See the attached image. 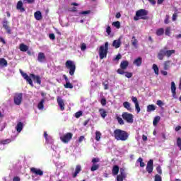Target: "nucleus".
Segmentation results:
<instances>
[{"mask_svg":"<svg viewBox=\"0 0 181 181\" xmlns=\"http://www.w3.org/2000/svg\"><path fill=\"white\" fill-rule=\"evenodd\" d=\"M20 73L23 76V79L26 80V82L28 83V84H30L31 87H33V81H35V83H37V84H42V79L40 78V76L39 75H35V74H30L29 76V75H28V74L26 73H24L22 69H20ZM32 78L33 81H32Z\"/></svg>","mask_w":181,"mask_h":181,"instance_id":"obj_1","label":"nucleus"},{"mask_svg":"<svg viewBox=\"0 0 181 181\" xmlns=\"http://www.w3.org/2000/svg\"><path fill=\"white\" fill-rule=\"evenodd\" d=\"M116 141H127L129 138V134L127 131L117 129L113 132Z\"/></svg>","mask_w":181,"mask_h":181,"instance_id":"obj_2","label":"nucleus"},{"mask_svg":"<svg viewBox=\"0 0 181 181\" xmlns=\"http://www.w3.org/2000/svg\"><path fill=\"white\" fill-rule=\"evenodd\" d=\"M176 51L175 49H168V47H164L163 49H160L159 52L158 53L157 57L158 60H163L165 59V56L166 57H170L172 54H175Z\"/></svg>","mask_w":181,"mask_h":181,"instance_id":"obj_3","label":"nucleus"},{"mask_svg":"<svg viewBox=\"0 0 181 181\" xmlns=\"http://www.w3.org/2000/svg\"><path fill=\"white\" fill-rule=\"evenodd\" d=\"M142 19L143 21H148L149 16H148V11L145 9H140L136 12V15L134 17V21H139Z\"/></svg>","mask_w":181,"mask_h":181,"instance_id":"obj_4","label":"nucleus"},{"mask_svg":"<svg viewBox=\"0 0 181 181\" xmlns=\"http://www.w3.org/2000/svg\"><path fill=\"white\" fill-rule=\"evenodd\" d=\"M108 54V42L105 43V45H101L99 48V57L100 60L107 58Z\"/></svg>","mask_w":181,"mask_h":181,"instance_id":"obj_5","label":"nucleus"},{"mask_svg":"<svg viewBox=\"0 0 181 181\" xmlns=\"http://www.w3.org/2000/svg\"><path fill=\"white\" fill-rule=\"evenodd\" d=\"M65 67L69 70L70 76H74L76 73V64L71 60H67L65 63Z\"/></svg>","mask_w":181,"mask_h":181,"instance_id":"obj_6","label":"nucleus"},{"mask_svg":"<svg viewBox=\"0 0 181 181\" xmlns=\"http://www.w3.org/2000/svg\"><path fill=\"white\" fill-rule=\"evenodd\" d=\"M122 117L125 122L128 124H132L134 122V115L124 112L122 113Z\"/></svg>","mask_w":181,"mask_h":181,"instance_id":"obj_7","label":"nucleus"},{"mask_svg":"<svg viewBox=\"0 0 181 181\" xmlns=\"http://www.w3.org/2000/svg\"><path fill=\"white\" fill-rule=\"evenodd\" d=\"M100 162V158H93L92 159V166L90 168L91 172H95V170H98V169L100 168V164H97Z\"/></svg>","mask_w":181,"mask_h":181,"instance_id":"obj_8","label":"nucleus"},{"mask_svg":"<svg viewBox=\"0 0 181 181\" xmlns=\"http://www.w3.org/2000/svg\"><path fill=\"white\" fill-rule=\"evenodd\" d=\"M71 138H73V134L69 132L61 136L60 139L62 142H64V144H68V142L71 141Z\"/></svg>","mask_w":181,"mask_h":181,"instance_id":"obj_9","label":"nucleus"},{"mask_svg":"<svg viewBox=\"0 0 181 181\" xmlns=\"http://www.w3.org/2000/svg\"><path fill=\"white\" fill-rule=\"evenodd\" d=\"M23 98V95L22 93L16 94L14 95V104H16V105H21Z\"/></svg>","mask_w":181,"mask_h":181,"instance_id":"obj_10","label":"nucleus"},{"mask_svg":"<svg viewBox=\"0 0 181 181\" xmlns=\"http://www.w3.org/2000/svg\"><path fill=\"white\" fill-rule=\"evenodd\" d=\"M146 172L148 173H152L153 172V160L151 159L148 163H147V166L146 168Z\"/></svg>","mask_w":181,"mask_h":181,"instance_id":"obj_11","label":"nucleus"},{"mask_svg":"<svg viewBox=\"0 0 181 181\" xmlns=\"http://www.w3.org/2000/svg\"><path fill=\"white\" fill-rule=\"evenodd\" d=\"M127 177V175L125 174V170L124 168L120 169V174L117 176V181H124V180Z\"/></svg>","mask_w":181,"mask_h":181,"instance_id":"obj_12","label":"nucleus"},{"mask_svg":"<svg viewBox=\"0 0 181 181\" xmlns=\"http://www.w3.org/2000/svg\"><path fill=\"white\" fill-rule=\"evenodd\" d=\"M30 172L34 175H36V176H43V171L39 168H31Z\"/></svg>","mask_w":181,"mask_h":181,"instance_id":"obj_13","label":"nucleus"},{"mask_svg":"<svg viewBox=\"0 0 181 181\" xmlns=\"http://www.w3.org/2000/svg\"><path fill=\"white\" fill-rule=\"evenodd\" d=\"M57 101L58 103V105L61 110V111H64V100L62 99V97L58 96L57 98Z\"/></svg>","mask_w":181,"mask_h":181,"instance_id":"obj_14","label":"nucleus"},{"mask_svg":"<svg viewBox=\"0 0 181 181\" xmlns=\"http://www.w3.org/2000/svg\"><path fill=\"white\" fill-rule=\"evenodd\" d=\"M3 28L6 30V33L8 35H11L12 33V30L11 29V27L8 25V21L4 20L3 21Z\"/></svg>","mask_w":181,"mask_h":181,"instance_id":"obj_15","label":"nucleus"},{"mask_svg":"<svg viewBox=\"0 0 181 181\" xmlns=\"http://www.w3.org/2000/svg\"><path fill=\"white\" fill-rule=\"evenodd\" d=\"M37 61L40 63H43V62H46V55H45V53L43 52L38 53Z\"/></svg>","mask_w":181,"mask_h":181,"instance_id":"obj_16","label":"nucleus"},{"mask_svg":"<svg viewBox=\"0 0 181 181\" xmlns=\"http://www.w3.org/2000/svg\"><path fill=\"white\" fill-rule=\"evenodd\" d=\"M16 9L20 11V12H25V8H23V2L22 1H18L16 5Z\"/></svg>","mask_w":181,"mask_h":181,"instance_id":"obj_17","label":"nucleus"},{"mask_svg":"<svg viewBox=\"0 0 181 181\" xmlns=\"http://www.w3.org/2000/svg\"><path fill=\"white\" fill-rule=\"evenodd\" d=\"M112 47L115 49H119V47H121V38H119L118 40H115L112 42Z\"/></svg>","mask_w":181,"mask_h":181,"instance_id":"obj_18","label":"nucleus"},{"mask_svg":"<svg viewBox=\"0 0 181 181\" xmlns=\"http://www.w3.org/2000/svg\"><path fill=\"white\" fill-rule=\"evenodd\" d=\"M133 64L135 66H137V67H140V66L142 65V57H139L138 58H136V59H134Z\"/></svg>","mask_w":181,"mask_h":181,"instance_id":"obj_19","label":"nucleus"},{"mask_svg":"<svg viewBox=\"0 0 181 181\" xmlns=\"http://www.w3.org/2000/svg\"><path fill=\"white\" fill-rule=\"evenodd\" d=\"M171 93L173 94V97L175 98L176 97V83L175 82H171Z\"/></svg>","mask_w":181,"mask_h":181,"instance_id":"obj_20","label":"nucleus"},{"mask_svg":"<svg viewBox=\"0 0 181 181\" xmlns=\"http://www.w3.org/2000/svg\"><path fill=\"white\" fill-rule=\"evenodd\" d=\"M128 66H129V62H128V61H127V60L122 61V62L120 63V69H122V70L127 69V68L128 67Z\"/></svg>","mask_w":181,"mask_h":181,"instance_id":"obj_21","label":"nucleus"},{"mask_svg":"<svg viewBox=\"0 0 181 181\" xmlns=\"http://www.w3.org/2000/svg\"><path fill=\"white\" fill-rule=\"evenodd\" d=\"M19 49L21 52H28L29 50V47L23 43L20 44Z\"/></svg>","mask_w":181,"mask_h":181,"instance_id":"obj_22","label":"nucleus"},{"mask_svg":"<svg viewBox=\"0 0 181 181\" xmlns=\"http://www.w3.org/2000/svg\"><path fill=\"white\" fill-rule=\"evenodd\" d=\"M80 172H81V165H76V169H75V172L73 174V177H77V175L80 173Z\"/></svg>","mask_w":181,"mask_h":181,"instance_id":"obj_23","label":"nucleus"},{"mask_svg":"<svg viewBox=\"0 0 181 181\" xmlns=\"http://www.w3.org/2000/svg\"><path fill=\"white\" fill-rule=\"evenodd\" d=\"M119 172V167L118 165H114L113 168L112 170V173L114 176L118 175V173Z\"/></svg>","mask_w":181,"mask_h":181,"instance_id":"obj_24","label":"nucleus"},{"mask_svg":"<svg viewBox=\"0 0 181 181\" xmlns=\"http://www.w3.org/2000/svg\"><path fill=\"white\" fill-rule=\"evenodd\" d=\"M99 113H100V115L102 118H105V117H107V111L105 110L104 108H100L99 109Z\"/></svg>","mask_w":181,"mask_h":181,"instance_id":"obj_25","label":"nucleus"},{"mask_svg":"<svg viewBox=\"0 0 181 181\" xmlns=\"http://www.w3.org/2000/svg\"><path fill=\"white\" fill-rule=\"evenodd\" d=\"M35 18L36 21H40L42 19V12L37 11L34 13Z\"/></svg>","mask_w":181,"mask_h":181,"instance_id":"obj_26","label":"nucleus"},{"mask_svg":"<svg viewBox=\"0 0 181 181\" xmlns=\"http://www.w3.org/2000/svg\"><path fill=\"white\" fill-rule=\"evenodd\" d=\"M165 33V29L163 28H158L156 30V35L157 36H162Z\"/></svg>","mask_w":181,"mask_h":181,"instance_id":"obj_27","label":"nucleus"},{"mask_svg":"<svg viewBox=\"0 0 181 181\" xmlns=\"http://www.w3.org/2000/svg\"><path fill=\"white\" fill-rule=\"evenodd\" d=\"M0 66L1 67H6L8 66V61L5 58H0Z\"/></svg>","mask_w":181,"mask_h":181,"instance_id":"obj_28","label":"nucleus"},{"mask_svg":"<svg viewBox=\"0 0 181 181\" xmlns=\"http://www.w3.org/2000/svg\"><path fill=\"white\" fill-rule=\"evenodd\" d=\"M22 129H23V123L21 122H18L16 126L17 132H21Z\"/></svg>","mask_w":181,"mask_h":181,"instance_id":"obj_29","label":"nucleus"},{"mask_svg":"<svg viewBox=\"0 0 181 181\" xmlns=\"http://www.w3.org/2000/svg\"><path fill=\"white\" fill-rule=\"evenodd\" d=\"M170 63H171V61H169V60L164 62L163 63L164 70H169V67H170Z\"/></svg>","mask_w":181,"mask_h":181,"instance_id":"obj_30","label":"nucleus"},{"mask_svg":"<svg viewBox=\"0 0 181 181\" xmlns=\"http://www.w3.org/2000/svg\"><path fill=\"white\" fill-rule=\"evenodd\" d=\"M123 107L126 108L128 111H132L131 103L129 102H124L123 103Z\"/></svg>","mask_w":181,"mask_h":181,"instance_id":"obj_31","label":"nucleus"},{"mask_svg":"<svg viewBox=\"0 0 181 181\" xmlns=\"http://www.w3.org/2000/svg\"><path fill=\"white\" fill-rule=\"evenodd\" d=\"M156 110V107L154 105H149L147 106V112H152V111H155Z\"/></svg>","mask_w":181,"mask_h":181,"instance_id":"obj_32","label":"nucleus"},{"mask_svg":"<svg viewBox=\"0 0 181 181\" xmlns=\"http://www.w3.org/2000/svg\"><path fill=\"white\" fill-rule=\"evenodd\" d=\"M12 142V140L11 139H4L0 141V144L1 145H8V144H11Z\"/></svg>","mask_w":181,"mask_h":181,"instance_id":"obj_33","label":"nucleus"},{"mask_svg":"<svg viewBox=\"0 0 181 181\" xmlns=\"http://www.w3.org/2000/svg\"><path fill=\"white\" fill-rule=\"evenodd\" d=\"M159 121H160V117L156 116L153 121V124L154 127H156L158 125V124L159 123Z\"/></svg>","mask_w":181,"mask_h":181,"instance_id":"obj_34","label":"nucleus"},{"mask_svg":"<svg viewBox=\"0 0 181 181\" xmlns=\"http://www.w3.org/2000/svg\"><path fill=\"white\" fill-rule=\"evenodd\" d=\"M132 39H134V40H132V46H134V47H138V40H136V38H135V36L132 37Z\"/></svg>","mask_w":181,"mask_h":181,"instance_id":"obj_35","label":"nucleus"},{"mask_svg":"<svg viewBox=\"0 0 181 181\" xmlns=\"http://www.w3.org/2000/svg\"><path fill=\"white\" fill-rule=\"evenodd\" d=\"M45 103V100H41L40 102L38 103L37 108L38 110H43L45 107V105H43Z\"/></svg>","mask_w":181,"mask_h":181,"instance_id":"obj_36","label":"nucleus"},{"mask_svg":"<svg viewBox=\"0 0 181 181\" xmlns=\"http://www.w3.org/2000/svg\"><path fill=\"white\" fill-rule=\"evenodd\" d=\"M153 70L154 71L155 74H156L157 76L159 74V68L156 64H153Z\"/></svg>","mask_w":181,"mask_h":181,"instance_id":"obj_37","label":"nucleus"},{"mask_svg":"<svg viewBox=\"0 0 181 181\" xmlns=\"http://www.w3.org/2000/svg\"><path fill=\"white\" fill-rule=\"evenodd\" d=\"M112 26H115L117 29H119L121 28V23L119 21H115L112 23Z\"/></svg>","mask_w":181,"mask_h":181,"instance_id":"obj_38","label":"nucleus"},{"mask_svg":"<svg viewBox=\"0 0 181 181\" xmlns=\"http://www.w3.org/2000/svg\"><path fill=\"white\" fill-rule=\"evenodd\" d=\"M95 139L96 141H100L101 139V132L97 131L95 132Z\"/></svg>","mask_w":181,"mask_h":181,"instance_id":"obj_39","label":"nucleus"},{"mask_svg":"<svg viewBox=\"0 0 181 181\" xmlns=\"http://www.w3.org/2000/svg\"><path fill=\"white\" fill-rule=\"evenodd\" d=\"M170 30H171L170 27H167L165 28V36H170Z\"/></svg>","mask_w":181,"mask_h":181,"instance_id":"obj_40","label":"nucleus"},{"mask_svg":"<svg viewBox=\"0 0 181 181\" xmlns=\"http://www.w3.org/2000/svg\"><path fill=\"white\" fill-rule=\"evenodd\" d=\"M64 87L65 88H73V84H71L70 82H66V84L64 85Z\"/></svg>","mask_w":181,"mask_h":181,"instance_id":"obj_41","label":"nucleus"},{"mask_svg":"<svg viewBox=\"0 0 181 181\" xmlns=\"http://www.w3.org/2000/svg\"><path fill=\"white\" fill-rule=\"evenodd\" d=\"M170 18V16H169V15L167 14V15L165 16V20H164V23H165V25H168V24L170 23V21H169Z\"/></svg>","mask_w":181,"mask_h":181,"instance_id":"obj_42","label":"nucleus"},{"mask_svg":"<svg viewBox=\"0 0 181 181\" xmlns=\"http://www.w3.org/2000/svg\"><path fill=\"white\" fill-rule=\"evenodd\" d=\"M177 145L178 146V148H180V151H181V138L178 137L177 139Z\"/></svg>","mask_w":181,"mask_h":181,"instance_id":"obj_43","label":"nucleus"},{"mask_svg":"<svg viewBox=\"0 0 181 181\" xmlns=\"http://www.w3.org/2000/svg\"><path fill=\"white\" fill-rule=\"evenodd\" d=\"M121 59H122V55H121V54H118L113 60L114 62H118V60Z\"/></svg>","mask_w":181,"mask_h":181,"instance_id":"obj_44","label":"nucleus"},{"mask_svg":"<svg viewBox=\"0 0 181 181\" xmlns=\"http://www.w3.org/2000/svg\"><path fill=\"white\" fill-rule=\"evenodd\" d=\"M154 181H162V177H160V175L156 174L155 175Z\"/></svg>","mask_w":181,"mask_h":181,"instance_id":"obj_45","label":"nucleus"},{"mask_svg":"<svg viewBox=\"0 0 181 181\" xmlns=\"http://www.w3.org/2000/svg\"><path fill=\"white\" fill-rule=\"evenodd\" d=\"M81 115H83V112L82 111H78V112L75 113L76 118H80V117H81Z\"/></svg>","mask_w":181,"mask_h":181,"instance_id":"obj_46","label":"nucleus"},{"mask_svg":"<svg viewBox=\"0 0 181 181\" xmlns=\"http://www.w3.org/2000/svg\"><path fill=\"white\" fill-rule=\"evenodd\" d=\"M86 49H87V45H86V43H82L81 45V49L82 52H85Z\"/></svg>","mask_w":181,"mask_h":181,"instance_id":"obj_47","label":"nucleus"},{"mask_svg":"<svg viewBox=\"0 0 181 181\" xmlns=\"http://www.w3.org/2000/svg\"><path fill=\"white\" fill-rule=\"evenodd\" d=\"M135 108L136 111H137V114H139V112H141V107H139V103L135 104Z\"/></svg>","mask_w":181,"mask_h":181,"instance_id":"obj_48","label":"nucleus"},{"mask_svg":"<svg viewBox=\"0 0 181 181\" xmlns=\"http://www.w3.org/2000/svg\"><path fill=\"white\" fill-rule=\"evenodd\" d=\"M117 119L120 125H124V120L122 119V118L117 117Z\"/></svg>","mask_w":181,"mask_h":181,"instance_id":"obj_49","label":"nucleus"},{"mask_svg":"<svg viewBox=\"0 0 181 181\" xmlns=\"http://www.w3.org/2000/svg\"><path fill=\"white\" fill-rule=\"evenodd\" d=\"M124 74L125 77H127V78H131V77H132V73L131 72L126 71L124 72Z\"/></svg>","mask_w":181,"mask_h":181,"instance_id":"obj_50","label":"nucleus"},{"mask_svg":"<svg viewBox=\"0 0 181 181\" xmlns=\"http://www.w3.org/2000/svg\"><path fill=\"white\" fill-rule=\"evenodd\" d=\"M156 104L158 105V107H163V105H165V103H163V102L160 100H157Z\"/></svg>","mask_w":181,"mask_h":181,"instance_id":"obj_51","label":"nucleus"},{"mask_svg":"<svg viewBox=\"0 0 181 181\" xmlns=\"http://www.w3.org/2000/svg\"><path fill=\"white\" fill-rule=\"evenodd\" d=\"M100 103H101V105H103V107L105 105H107V99L102 98L101 100H100Z\"/></svg>","mask_w":181,"mask_h":181,"instance_id":"obj_52","label":"nucleus"},{"mask_svg":"<svg viewBox=\"0 0 181 181\" xmlns=\"http://www.w3.org/2000/svg\"><path fill=\"white\" fill-rule=\"evenodd\" d=\"M79 13L80 15H88V13H91V11L88 10V11H81Z\"/></svg>","mask_w":181,"mask_h":181,"instance_id":"obj_53","label":"nucleus"},{"mask_svg":"<svg viewBox=\"0 0 181 181\" xmlns=\"http://www.w3.org/2000/svg\"><path fill=\"white\" fill-rule=\"evenodd\" d=\"M132 101H133L134 103V104H138V103H139V102H138V98H136V97H132Z\"/></svg>","mask_w":181,"mask_h":181,"instance_id":"obj_54","label":"nucleus"},{"mask_svg":"<svg viewBox=\"0 0 181 181\" xmlns=\"http://www.w3.org/2000/svg\"><path fill=\"white\" fill-rule=\"evenodd\" d=\"M117 73L118 74H124L125 72L124 71V69H122V68L117 69Z\"/></svg>","mask_w":181,"mask_h":181,"instance_id":"obj_55","label":"nucleus"},{"mask_svg":"<svg viewBox=\"0 0 181 181\" xmlns=\"http://www.w3.org/2000/svg\"><path fill=\"white\" fill-rule=\"evenodd\" d=\"M106 33H107V35H111V27L110 26L107 27Z\"/></svg>","mask_w":181,"mask_h":181,"instance_id":"obj_56","label":"nucleus"},{"mask_svg":"<svg viewBox=\"0 0 181 181\" xmlns=\"http://www.w3.org/2000/svg\"><path fill=\"white\" fill-rule=\"evenodd\" d=\"M49 37L51 40H54V39H56V36L53 33L49 34Z\"/></svg>","mask_w":181,"mask_h":181,"instance_id":"obj_57","label":"nucleus"},{"mask_svg":"<svg viewBox=\"0 0 181 181\" xmlns=\"http://www.w3.org/2000/svg\"><path fill=\"white\" fill-rule=\"evenodd\" d=\"M156 170H157L158 173H159V175H162V169H160V166H158L156 168Z\"/></svg>","mask_w":181,"mask_h":181,"instance_id":"obj_58","label":"nucleus"},{"mask_svg":"<svg viewBox=\"0 0 181 181\" xmlns=\"http://www.w3.org/2000/svg\"><path fill=\"white\" fill-rule=\"evenodd\" d=\"M0 42L3 43V45H6V42L5 41V39L4 37L0 36Z\"/></svg>","mask_w":181,"mask_h":181,"instance_id":"obj_59","label":"nucleus"},{"mask_svg":"<svg viewBox=\"0 0 181 181\" xmlns=\"http://www.w3.org/2000/svg\"><path fill=\"white\" fill-rule=\"evenodd\" d=\"M89 122H90V119L85 120L83 122V126L86 127V125H88Z\"/></svg>","mask_w":181,"mask_h":181,"instance_id":"obj_60","label":"nucleus"},{"mask_svg":"<svg viewBox=\"0 0 181 181\" xmlns=\"http://www.w3.org/2000/svg\"><path fill=\"white\" fill-rule=\"evenodd\" d=\"M177 18V13H175L173 15V21H176Z\"/></svg>","mask_w":181,"mask_h":181,"instance_id":"obj_61","label":"nucleus"},{"mask_svg":"<svg viewBox=\"0 0 181 181\" xmlns=\"http://www.w3.org/2000/svg\"><path fill=\"white\" fill-rule=\"evenodd\" d=\"M142 139L146 142V141H148V136H146L145 134H143Z\"/></svg>","mask_w":181,"mask_h":181,"instance_id":"obj_62","label":"nucleus"},{"mask_svg":"<svg viewBox=\"0 0 181 181\" xmlns=\"http://www.w3.org/2000/svg\"><path fill=\"white\" fill-rule=\"evenodd\" d=\"M13 181H21V178L19 177H14Z\"/></svg>","mask_w":181,"mask_h":181,"instance_id":"obj_63","label":"nucleus"},{"mask_svg":"<svg viewBox=\"0 0 181 181\" xmlns=\"http://www.w3.org/2000/svg\"><path fill=\"white\" fill-rule=\"evenodd\" d=\"M180 129H181V126H177L175 129V131L177 132V131H180Z\"/></svg>","mask_w":181,"mask_h":181,"instance_id":"obj_64","label":"nucleus"}]
</instances>
